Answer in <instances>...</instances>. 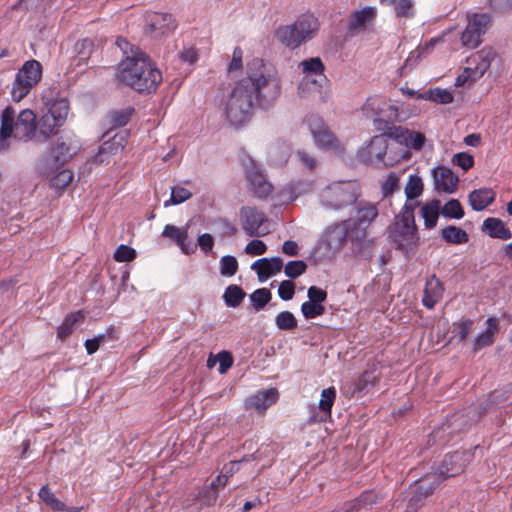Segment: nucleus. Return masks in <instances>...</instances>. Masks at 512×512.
<instances>
[{"mask_svg": "<svg viewBox=\"0 0 512 512\" xmlns=\"http://www.w3.org/2000/svg\"><path fill=\"white\" fill-rule=\"evenodd\" d=\"M94 42L91 39H82L76 42L75 51L77 53V66L87 63L94 51Z\"/></svg>", "mask_w": 512, "mask_h": 512, "instance_id": "nucleus-39", "label": "nucleus"}, {"mask_svg": "<svg viewBox=\"0 0 512 512\" xmlns=\"http://www.w3.org/2000/svg\"><path fill=\"white\" fill-rule=\"evenodd\" d=\"M246 296L245 291L238 285H229L223 294V299L228 307H238Z\"/></svg>", "mask_w": 512, "mask_h": 512, "instance_id": "nucleus-38", "label": "nucleus"}, {"mask_svg": "<svg viewBox=\"0 0 512 512\" xmlns=\"http://www.w3.org/2000/svg\"><path fill=\"white\" fill-rule=\"evenodd\" d=\"M482 230L485 231L491 238L501 240H508L512 238V232L499 218H486L482 224Z\"/></svg>", "mask_w": 512, "mask_h": 512, "instance_id": "nucleus-29", "label": "nucleus"}, {"mask_svg": "<svg viewBox=\"0 0 512 512\" xmlns=\"http://www.w3.org/2000/svg\"><path fill=\"white\" fill-rule=\"evenodd\" d=\"M308 300L323 304L327 299V292L317 286H311L307 291Z\"/></svg>", "mask_w": 512, "mask_h": 512, "instance_id": "nucleus-63", "label": "nucleus"}, {"mask_svg": "<svg viewBox=\"0 0 512 512\" xmlns=\"http://www.w3.org/2000/svg\"><path fill=\"white\" fill-rule=\"evenodd\" d=\"M379 381V375L375 370H365L354 382L352 395H363L374 387Z\"/></svg>", "mask_w": 512, "mask_h": 512, "instance_id": "nucleus-31", "label": "nucleus"}, {"mask_svg": "<svg viewBox=\"0 0 512 512\" xmlns=\"http://www.w3.org/2000/svg\"><path fill=\"white\" fill-rule=\"evenodd\" d=\"M440 486V480L435 475L427 476L420 480L408 501L406 512H417L425 503V500Z\"/></svg>", "mask_w": 512, "mask_h": 512, "instance_id": "nucleus-15", "label": "nucleus"}, {"mask_svg": "<svg viewBox=\"0 0 512 512\" xmlns=\"http://www.w3.org/2000/svg\"><path fill=\"white\" fill-rule=\"evenodd\" d=\"M400 175L396 172H390L381 181V193L384 198L390 197L399 190Z\"/></svg>", "mask_w": 512, "mask_h": 512, "instance_id": "nucleus-43", "label": "nucleus"}, {"mask_svg": "<svg viewBox=\"0 0 512 512\" xmlns=\"http://www.w3.org/2000/svg\"><path fill=\"white\" fill-rule=\"evenodd\" d=\"M388 148V139L384 134L374 136L369 144L358 152V157L365 164L384 162Z\"/></svg>", "mask_w": 512, "mask_h": 512, "instance_id": "nucleus-16", "label": "nucleus"}, {"mask_svg": "<svg viewBox=\"0 0 512 512\" xmlns=\"http://www.w3.org/2000/svg\"><path fill=\"white\" fill-rule=\"evenodd\" d=\"M443 216L454 219H461L464 217V210L461 203L457 199L449 200L441 209Z\"/></svg>", "mask_w": 512, "mask_h": 512, "instance_id": "nucleus-49", "label": "nucleus"}, {"mask_svg": "<svg viewBox=\"0 0 512 512\" xmlns=\"http://www.w3.org/2000/svg\"><path fill=\"white\" fill-rule=\"evenodd\" d=\"M473 323L474 321L472 319H461L460 321L453 323V333L458 337L459 342L466 341Z\"/></svg>", "mask_w": 512, "mask_h": 512, "instance_id": "nucleus-51", "label": "nucleus"}, {"mask_svg": "<svg viewBox=\"0 0 512 512\" xmlns=\"http://www.w3.org/2000/svg\"><path fill=\"white\" fill-rule=\"evenodd\" d=\"M441 208L440 200L434 199L421 208V216L424 219V225L427 229L436 226Z\"/></svg>", "mask_w": 512, "mask_h": 512, "instance_id": "nucleus-34", "label": "nucleus"}, {"mask_svg": "<svg viewBox=\"0 0 512 512\" xmlns=\"http://www.w3.org/2000/svg\"><path fill=\"white\" fill-rule=\"evenodd\" d=\"M243 51L240 47H235L232 53V59L228 66V72L240 71L243 67Z\"/></svg>", "mask_w": 512, "mask_h": 512, "instance_id": "nucleus-62", "label": "nucleus"}, {"mask_svg": "<svg viewBox=\"0 0 512 512\" xmlns=\"http://www.w3.org/2000/svg\"><path fill=\"white\" fill-rule=\"evenodd\" d=\"M79 150V142L74 136L62 135L51 149L50 156L40 167L43 175L49 176L52 167L59 168L71 159Z\"/></svg>", "mask_w": 512, "mask_h": 512, "instance_id": "nucleus-9", "label": "nucleus"}, {"mask_svg": "<svg viewBox=\"0 0 512 512\" xmlns=\"http://www.w3.org/2000/svg\"><path fill=\"white\" fill-rule=\"evenodd\" d=\"M197 242H198L200 249L204 253L207 254L212 251L213 246H214V239L211 234L204 233V234L199 235Z\"/></svg>", "mask_w": 512, "mask_h": 512, "instance_id": "nucleus-64", "label": "nucleus"}, {"mask_svg": "<svg viewBox=\"0 0 512 512\" xmlns=\"http://www.w3.org/2000/svg\"><path fill=\"white\" fill-rule=\"evenodd\" d=\"M441 236L447 243L451 244H465L469 240L466 231L454 225L443 228Z\"/></svg>", "mask_w": 512, "mask_h": 512, "instance_id": "nucleus-36", "label": "nucleus"}, {"mask_svg": "<svg viewBox=\"0 0 512 512\" xmlns=\"http://www.w3.org/2000/svg\"><path fill=\"white\" fill-rule=\"evenodd\" d=\"M37 132V119L32 110H22L15 119V110L7 106L1 114L0 150L6 148L5 142L11 136L27 142L36 137Z\"/></svg>", "mask_w": 512, "mask_h": 512, "instance_id": "nucleus-3", "label": "nucleus"}, {"mask_svg": "<svg viewBox=\"0 0 512 512\" xmlns=\"http://www.w3.org/2000/svg\"><path fill=\"white\" fill-rule=\"evenodd\" d=\"M246 178L250 189L258 198H266L273 191L272 184L267 180L266 175L256 166L246 171Z\"/></svg>", "mask_w": 512, "mask_h": 512, "instance_id": "nucleus-18", "label": "nucleus"}, {"mask_svg": "<svg viewBox=\"0 0 512 512\" xmlns=\"http://www.w3.org/2000/svg\"><path fill=\"white\" fill-rule=\"evenodd\" d=\"M443 293V283L436 277V275H431L427 278L425 283L422 304L428 309H433L442 299Z\"/></svg>", "mask_w": 512, "mask_h": 512, "instance_id": "nucleus-21", "label": "nucleus"}, {"mask_svg": "<svg viewBox=\"0 0 512 512\" xmlns=\"http://www.w3.org/2000/svg\"><path fill=\"white\" fill-rule=\"evenodd\" d=\"M435 189L438 192L452 194L457 190L459 178L445 166H438L432 171Z\"/></svg>", "mask_w": 512, "mask_h": 512, "instance_id": "nucleus-17", "label": "nucleus"}, {"mask_svg": "<svg viewBox=\"0 0 512 512\" xmlns=\"http://www.w3.org/2000/svg\"><path fill=\"white\" fill-rule=\"evenodd\" d=\"M361 186L356 180L333 181L319 193V204L330 211H340L357 203Z\"/></svg>", "mask_w": 512, "mask_h": 512, "instance_id": "nucleus-4", "label": "nucleus"}, {"mask_svg": "<svg viewBox=\"0 0 512 512\" xmlns=\"http://www.w3.org/2000/svg\"><path fill=\"white\" fill-rule=\"evenodd\" d=\"M363 110L368 114L372 112L376 116L375 121H392L397 116V109L378 97L367 99Z\"/></svg>", "mask_w": 512, "mask_h": 512, "instance_id": "nucleus-19", "label": "nucleus"}, {"mask_svg": "<svg viewBox=\"0 0 512 512\" xmlns=\"http://www.w3.org/2000/svg\"><path fill=\"white\" fill-rule=\"evenodd\" d=\"M162 235L164 237L174 240L185 254H190L195 251L194 245H192L191 243H186V240L188 238L187 227L178 228L172 224H167L163 229Z\"/></svg>", "mask_w": 512, "mask_h": 512, "instance_id": "nucleus-26", "label": "nucleus"}, {"mask_svg": "<svg viewBox=\"0 0 512 512\" xmlns=\"http://www.w3.org/2000/svg\"><path fill=\"white\" fill-rule=\"evenodd\" d=\"M241 225L245 233L250 237L265 236L269 229L264 227L268 221L265 213L256 207L243 206L240 209Z\"/></svg>", "mask_w": 512, "mask_h": 512, "instance_id": "nucleus-12", "label": "nucleus"}, {"mask_svg": "<svg viewBox=\"0 0 512 512\" xmlns=\"http://www.w3.org/2000/svg\"><path fill=\"white\" fill-rule=\"evenodd\" d=\"M376 17V10L373 7H365L361 10L354 11L348 23L351 32H359L366 29Z\"/></svg>", "mask_w": 512, "mask_h": 512, "instance_id": "nucleus-28", "label": "nucleus"}, {"mask_svg": "<svg viewBox=\"0 0 512 512\" xmlns=\"http://www.w3.org/2000/svg\"><path fill=\"white\" fill-rule=\"evenodd\" d=\"M83 320L84 314L82 311L67 314L57 328V337L62 341L66 340L73 333L76 323L82 322Z\"/></svg>", "mask_w": 512, "mask_h": 512, "instance_id": "nucleus-33", "label": "nucleus"}, {"mask_svg": "<svg viewBox=\"0 0 512 512\" xmlns=\"http://www.w3.org/2000/svg\"><path fill=\"white\" fill-rule=\"evenodd\" d=\"M420 205V202L416 199H407L406 202L401 210V213L398 215L402 218H407L410 220V222H413L415 220L414 211L415 209Z\"/></svg>", "mask_w": 512, "mask_h": 512, "instance_id": "nucleus-59", "label": "nucleus"}, {"mask_svg": "<svg viewBox=\"0 0 512 512\" xmlns=\"http://www.w3.org/2000/svg\"><path fill=\"white\" fill-rule=\"evenodd\" d=\"M452 162L464 171H468L474 165V158L471 154L461 152L453 156Z\"/></svg>", "mask_w": 512, "mask_h": 512, "instance_id": "nucleus-56", "label": "nucleus"}, {"mask_svg": "<svg viewBox=\"0 0 512 512\" xmlns=\"http://www.w3.org/2000/svg\"><path fill=\"white\" fill-rule=\"evenodd\" d=\"M490 18L487 14H474L468 20L466 29L461 35V42L464 46L475 48L482 42L481 37L485 34Z\"/></svg>", "mask_w": 512, "mask_h": 512, "instance_id": "nucleus-14", "label": "nucleus"}, {"mask_svg": "<svg viewBox=\"0 0 512 512\" xmlns=\"http://www.w3.org/2000/svg\"><path fill=\"white\" fill-rule=\"evenodd\" d=\"M192 197L190 190L183 186H175L171 189V197L164 202V207L181 204Z\"/></svg>", "mask_w": 512, "mask_h": 512, "instance_id": "nucleus-45", "label": "nucleus"}, {"mask_svg": "<svg viewBox=\"0 0 512 512\" xmlns=\"http://www.w3.org/2000/svg\"><path fill=\"white\" fill-rule=\"evenodd\" d=\"M73 180V173L68 169H61L50 180L51 187L57 190L65 189Z\"/></svg>", "mask_w": 512, "mask_h": 512, "instance_id": "nucleus-47", "label": "nucleus"}, {"mask_svg": "<svg viewBox=\"0 0 512 512\" xmlns=\"http://www.w3.org/2000/svg\"><path fill=\"white\" fill-rule=\"evenodd\" d=\"M251 268L256 270L260 281H265L282 270L283 260L279 257L261 258L255 261Z\"/></svg>", "mask_w": 512, "mask_h": 512, "instance_id": "nucleus-24", "label": "nucleus"}, {"mask_svg": "<svg viewBox=\"0 0 512 512\" xmlns=\"http://www.w3.org/2000/svg\"><path fill=\"white\" fill-rule=\"evenodd\" d=\"M118 81L139 93L154 92L162 82V74L149 56L136 52L118 65Z\"/></svg>", "mask_w": 512, "mask_h": 512, "instance_id": "nucleus-2", "label": "nucleus"}, {"mask_svg": "<svg viewBox=\"0 0 512 512\" xmlns=\"http://www.w3.org/2000/svg\"><path fill=\"white\" fill-rule=\"evenodd\" d=\"M39 499L53 511L60 512L66 509V505L52 492L48 485H43L38 492Z\"/></svg>", "mask_w": 512, "mask_h": 512, "instance_id": "nucleus-37", "label": "nucleus"}, {"mask_svg": "<svg viewBox=\"0 0 512 512\" xmlns=\"http://www.w3.org/2000/svg\"><path fill=\"white\" fill-rule=\"evenodd\" d=\"M297 157L301 165L309 171H313L317 167V159L310 153L301 150L297 152Z\"/></svg>", "mask_w": 512, "mask_h": 512, "instance_id": "nucleus-61", "label": "nucleus"}, {"mask_svg": "<svg viewBox=\"0 0 512 512\" xmlns=\"http://www.w3.org/2000/svg\"><path fill=\"white\" fill-rule=\"evenodd\" d=\"M134 112L133 108L124 109L121 111H116L111 114V124L113 127H123L125 126L132 114Z\"/></svg>", "mask_w": 512, "mask_h": 512, "instance_id": "nucleus-55", "label": "nucleus"}, {"mask_svg": "<svg viewBox=\"0 0 512 512\" xmlns=\"http://www.w3.org/2000/svg\"><path fill=\"white\" fill-rule=\"evenodd\" d=\"M272 293L267 288L256 289L250 294V301L256 311L262 310L271 300Z\"/></svg>", "mask_w": 512, "mask_h": 512, "instance_id": "nucleus-44", "label": "nucleus"}, {"mask_svg": "<svg viewBox=\"0 0 512 512\" xmlns=\"http://www.w3.org/2000/svg\"><path fill=\"white\" fill-rule=\"evenodd\" d=\"M406 143L413 149L420 150L425 143V136L416 131H411L406 137Z\"/></svg>", "mask_w": 512, "mask_h": 512, "instance_id": "nucleus-60", "label": "nucleus"}, {"mask_svg": "<svg viewBox=\"0 0 512 512\" xmlns=\"http://www.w3.org/2000/svg\"><path fill=\"white\" fill-rule=\"evenodd\" d=\"M421 99L431 100L440 104H449L453 101V95L446 89L434 88L430 89L422 95H419Z\"/></svg>", "mask_w": 512, "mask_h": 512, "instance_id": "nucleus-41", "label": "nucleus"}, {"mask_svg": "<svg viewBox=\"0 0 512 512\" xmlns=\"http://www.w3.org/2000/svg\"><path fill=\"white\" fill-rule=\"evenodd\" d=\"M336 400V389L335 387H328L323 389L321 392V398L319 401V409L325 414L326 417H331L332 407Z\"/></svg>", "mask_w": 512, "mask_h": 512, "instance_id": "nucleus-42", "label": "nucleus"}, {"mask_svg": "<svg viewBox=\"0 0 512 512\" xmlns=\"http://www.w3.org/2000/svg\"><path fill=\"white\" fill-rule=\"evenodd\" d=\"M267 251L266 244L258 239L251 240L245 246V253L252 256L263 255Z\"/></svg>", "mask_w": 512, "mask_h": 512, "instance_id": "nucleus-57", "label": "nucleus"}, {"mask_svg": "<svg viewBox=\"0 0 512 512\" xmlns=\"http://www.w3.org/2000/svg\"><path fill=\"white\" fill-rule=\"evenodd\" d=\"M320 27L319 20L312 13H304L289 25H280L275 30V38L289 49H297L313 39Z\"/></svg>", "mask_w": 512, "mask_h": 512, "instance_id": "nucleus-5", "label": "nucleus"}, {"mask_svg": "<svg viewBox=\"0 0 512 512\" xmlns=\"http://www.w3.org/2000/svg\"><path fill=\"white\" fill-rule=\"evenodd\" d=\"M379 498L373 491H364L357 498L344 503L341 507L333 510V512H358L359 510L376 504Z\"/></svg>", "mask_w": 512, "mask_h": 512, "instance_id": "nucleus-25", "label": "nucleus"}, {"mask_svg": "<svg viewBox=\"0 0 512 512\" xmlns=\"http://www.w3.org/2000/svg\"><path fill=\"white\" fill-rule=\"evenodd\" d=\"M473 453L468 450H457L446 454L438 467L437 474L440 482L444 479L462 474L473 459Z\"/></svg>", "mask_w": 512, "mask_h": 512, "instance_id": "nucleus-10", "label": "nucleus"}, {"mask_svg": "<svg viewBox=\"0 0 512 512\" xmlns=\"http://www.w3.org/2000/svg\"><path fill=\"white\" fill-rule=\"evenodd\" d=\"M275 324L280 330H294L297 327V319L290 311H282L275 317Z\"/></svg>", "mask_w": 512, "mask_h": 512, "instance_id": "nucleus-46", "label": "nucleus"}, {"mask_svg": "<svg viewBox=\"0 0 512 512\" xmlns=\"http://www.w3.org/2000/svg\"><path fill=\"white\" fill-rule=\"evenodd\" d=\"M53 94V90L45 91L42 99L47 107V113L55 116L56 120L64 125L69 112V103L65 98H54Z\"/></svg>", "mask_w": 512, "mask_h": 512, "instance_id": "nucleus-20", "label": "nucleus"}, {"mask_svg": "<svg viewBox=\"0 0 512 512\" xmlns=\"http://www.w3.org/2000/svg\"><path fill=\"white\" fill-rule=\"evenodd\" d=\"M307 269V264L302 261V260H294V261H289L285 268H284V272L286 274V276H288L289 278H292V279H295L297 277H299L300 275H302L303 273H305Z\"/></svg>", "mask_w": 512, "mask_h": 512, "instance_id": "nucleus-53", "label": "nucleus"}, {"mask_svg": "<svg viewBox=\"0 0 512 512\" xmlns=\"http://www.w3.org/2000/svg\"><path fill=\"white\" fill-rule=\"evenodd\" d=\"M377 216L378 208L376 204L367 201H361L356 206V218L354 221V226L356 229L364 232Z\"/></svg>", "mask_w": 512, "mask_h": 512, "instance_id": "nucleus-23", "label": "nucleus"}, {"mask_svg": "<svg viewBox=\"0 0 512 512\" xmlns=\"http://www.w3.org/2000/svg\"><path fill=\"white\" fill-rule=\"evenodd\" d=\"M495 199L493 190L489 188H481L473 190L469 194V203L473 210L482 211L488 207Z\"/></svg>", "mask_w": 512, "mask_h": 512, "instance_id": "nucleus-32", "label": "nucleus"}, {"mask_svg": "<svg viewBox=\"0 0 512 512\" xmlns=\"http://www.w3.org/2000/svg\"><path fill=\"white\" fill-rule=\"evenodd\" d=\"M145 21L146 34L154 38L168 35L177 27L176 20L170 13L148 12Z\"/></svg>", "mask_w": 512, "mask_h": 512, "instance_id": "nucleus-13", "label": "nucleus"}, {"mask_svg": "<svg viewBox=\"0 0 512 512\" xmlns=\"http://www.w3.org/2000/svg\"><path fill=\"white\" fill-rule=\"evenodd\" d=\"M486 324V330L480 333L475 339V350H479L483 347L490 346L494 343V334L495 331L497 330V321L495 318H488Z\"/></svg>", "mask_w": 512, "mask_h": 512, "instance_id": "nucleus-35", "label": "nucleus"}, {"mask_svg": "<svg viewBox=\"0 0 512 512\" xmlns=\"http://www.w3.org/2000/svg\"><path fill=\"white\" fill-rule=\"evenodd\" d=\"M42 65L38 60L30 59L18 69L11 85L10 95L14 102L23 100L42 78Z\"/></svg>", "mask_w": 512, "mask_h": 512, "instance_id": "nucleus-7", "label": "nucleus"}, {"mask_svg": "<svg viewBox=\"0 0 512 512\" xmlns=\"http://www.w3.org/2000/svg\"><path fill=\"white\" fill-rule=\"evenodd\" d=\"M61 126L63 124L58 122L55 116L46 112L37 121L38 137L46 141L51 136L56 135Z\"/></svg>", "mask_w": 512, "mask_h": 512, "instance_id": "nucleus-30", "label": "nucleus"}, {"mask_svg": "<svg viewBox=\"0 0 512 512\" xmlns=\"http://www.w3.org/2000/svg\"><path fill=\"white\" fill-rule=\"evenodd\" d=\"M391 238L397 245V248L405 253L407 257L413 255L419 246L418 230L415 223L407 218L396 216Z\"/></svg>", "mask_w": 512, "mask_h": 512, "instance_id": "nucleus-8", "label": "nucleus"}, {"mask_svg": "<svg viewBox=\"0 0 512 512\" xmlns=\"http://www.w3.org/2000/svg\"><path fill=\"white\" fill-rule=\"evenodd\" d=\"M305 121L318 148L332 150L339 148L338 139L319 115L309 114Z\"/></svg>", "mask_w": 512, "mask_h": 512, "instance_id": "nucleus-11", "label": "nucleus"}, {"mask_svg": "<svg viewBox=\"0 0 512 512\" xmlns=\"http://www.w3.org/2000/svg\"><path fill=\"white\" fill-rule=\"evenodd\" d=\"M113 258L116 262H131L136 258V251L127 245H120L114 252Z\"/></svg>", "mask_w": 512, "mask_h": 512, "instance_id": "nucleus-54", "label": "nucleus"}, {"mask_svg": "<svg viewBox=\"0 0 512 512\" xmlns=\"http://www.w3.org/2000/svg\"><path fill=\"white\" fill-rule=\"evenodd\" d=\"M304 77L298 85V95L302 98L309 96L311 92L322 93L328 86L329 80L324 74L325 65L320 57L305 59L299 63Z\"/></svg>", "mask_w": 512, "mask_h": 512, "instance_id": "nucleus-6", "label": "nucleus"}, {"mask_svg": "<svg viewBox=\"0 0 512 512\" xmlns=\"http://www.w3.org/2000/svg\"><path fill=\"white\" fill-rule=\"evenodd\" d=\"M494 52L490 48H484L468 59V64L474 68V77H482L488 70L494 59Z\"/></svg>", "mask_w": 512, "mask_h": 512, "instance_id": "nucleus-27", "label": "nucleus"}, {"mask_svg": "<svg viewBox=\"0 0 512 512\" xmlns=\"http://www.w3.org/2000/svg\"><path fill=\"white\" fill-rule=\"evenodd\" d=\"M295 294V285L290 280H284L280 283L278 288V295L279 297L284 300L288 301L293 298Z\"/></svg>", "mask_w": 512, "mask_h": 512, "instance_id": "nucleus-58", "label": "nucleus"}, {"mask_svg": "<svg viewBox=\"0 0 512 512\" xmlns=\"http://www.w3.org/2000/svg\"><path fill=\"white\" fill-rule=\"evenodd\" d=\"M301 312L305 319H313L325 313V306L308 300L302 303Z\"/></svg>", "mask_w": 512, "mask_h": 512, "instance_id": "nucleus-50", "label": "nucleus"}, {"mask_svg": "<svg viewBox=\"0 0 512 512\" xmlns=\"http://www.w3.org/2000/svg\"><path fill=\"white\" fill-rule=\"evenodd\" d=\"M278 399V391L275 388H270L264 391H259L246 399L247 409H252L257 412L265 411L270 405L276 403Z\"/></svg>", "mask_w": 512, "mask_h": 512, "instance_id": "nucleus-22", "label": "nucleus"}, {"mask_svg": "<svg viewBox=\"0 0 512 512\" xmlns=\"http://www.w3.org/2000/svg\"><path fill=\"white\" fill-rule=\"evenodd\" d=\"M238 270V261L234 256L226 255L220 259V273L222 276L231 277Z\"/></svg>", "mask_w": 512, "mask_h": 512, "instance_id": "nucleus-52", "label": "nucleus"}, {"mask_svg": "<svg viewBox=\"0 0 512 512\" xmlns=\"http://www.w3.org/2000/svg\"><path fill=\"white\" fill-rule=\"evenodd\" d=\"M198 501L200 502L199 509L204 507L213 506L218 498V492L213 487H204L197 493Z\"/></svg>", "mask_w": 512, "mask_h": 512, "instance_id": "nucleus-48", "label": "nucleus"}, {"mask_svg": "<svg viewBox=\"0 0 512 512\" xmlns=\"http://www.w3.org/2000/svg\"><path fill=\"white\" fill-rule=\"evenodd\" d=\"M424 185L421 177L417 174H411L408 177L404 192L407 199H416L422 195Z\"/></svg>", "mask_w": 512, "mask_h": 512, "instance_id": "nucleus-40", "label": "nucleus"}, {"mask_svg": "<svg viewBox=\"0 0 512 512\" xmlns=\"http://www.w3.org/2000/svg\"><path fill=\"white\" fill-rule=\"evenodd\" d=\"M281 93V80L276 69L263 59L247 63L246 74L234 83L225 104V115L231 125L246 123L255 103L275 100Z\"/></svg>", "mask_w": 512, "mask_h": 512, "instance_id": "nucleus-1", "label": "nucleus"}]
</instances>
